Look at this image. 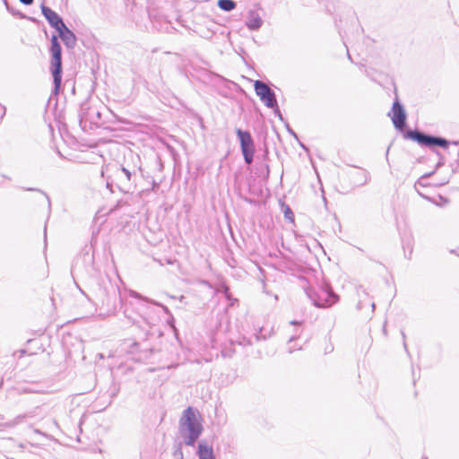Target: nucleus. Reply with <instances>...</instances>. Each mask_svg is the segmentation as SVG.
Instances as JSON below:
<instances>
[{"mask_svg": "<svg viewBox=\"0 0 459 459\" xmlns=\"http://www.w3.org/2000/svg\"><path fill=\"white\" fill-rule=\"evenodd\" d=\"M306 292L308 298L313 301V304L317 307H330L338 300V296L328 290H322L324 298L321 296L315 298L310 290H307Z\"/></svg>", "mask_w": 459, "mask_h": 459, "instance_id": "nucleus-9", "label": "nucleus"}, {"mask_svg": "<svg viewBox=\"0 0 459 459\" xmlns=\"http://www.w3.org/2000/svg\"><path fill=\"white\" fill-rule=\"evenodd\" d=\"M391 117L394 127L403 130L406 126V112L403 106L396 98L393 103L392 109L388 114Z\"/></svg>", "mask_w": 459, "mask_h": 459, "instance_id": "nucleus-7", "label": "nucleus"}, {"mask_svg": "<svg viewBox=\"0 0 459 459\" xmlns=\"http://www.w3.org/2000/svg\"><path fill=\"white\" fill-rule=\"evenodd\" d=\"M57 32L64 44L66 46V48H73L75 46L76 37L74 33L66 26H65V28L60 29Z\"/></svg>", "mask_w": 459, "mask_h": 459, "instance_id": "nucleus-12", "label": "nucleus"}, {"mask_svg": "<svg viewBox=\"0 0 459 459\" xmlns=\"http://www.w3.org/2000/svg\"><path fill=\"white\" fill-rule=\"evenodd\" d=\"M111 186V184L108 181L107 182V187L109 188Z\"/></svg>", "mask_w": 459, "mask_h": 459, "instance_id": "nucleus-33", "label": "nucleus"}, {"mask_svg": "<svg viewBox=\"0 0 459 459\" xmlns=\"http://www.w3.org/2000/svg\"><path fill=\"white\" fill-rule=\"evenodd\" d=\"M130 296L137 299H142V296L138 292L134 290L130 292Z\"/></svg>", "mask_w": 459, "mask_h": 459, "instance_id": "nucleus-25", "label": "nucleus"}, {"mask_svg": "<svg viewBox=\"0 0 459 459\" xmlns=\"http://www.w3.org/2000/svg\"><path fill=\"white\" fill-rule=\"evenodd\" d=\"M218 6L225 12H230L235 9L236 3L233 0H219Z\"/></svg>", "mask_w": 459, "mask_h": 459, "instance_id": "nucleus-15", "label": "nucleus"}, {"mask_svg": "<svg viewBox=\"0 0 459 459\" xmlns=\"http://www.w3.org/2000/svg\"><path fill=\"white\" fill-rule=\"evenodd\" d=\"M290 324L292 325H300L302 323L300 321L292 320Z\"/></svg>", "mask_w": 459, "mask_h": 459, "instance_id": "nucleus-30", "label": "nucleus"}, {"mask_svg": "<svg viewBox=\"0 0 459 459\" xmlns=\"http://www.w3.org/2000/svg\"><path fill=\"white\" fill-rule=\"evenodd\" d=\"M79 119L81 127L86 130L88 124L90 126H100L102 122V114L98 107L85 101L80 107Z\"/></svg>", "mask_w": 459, "mask_h": 459, "instance_id": "nucleus-3", "label": "nucleus"}, {"mask_svg": "<svg viewBox=\"0 0 459 459\" xmlns=\"http://www.w3.org/2000/svg\"><path fill=\"white\" fill-rule=\"evenodd\" d=\"M441 165H442V162H441V161H439V162L437 163V167H439V166H441Z\"/></svg>", "mask_w": 459, "mask_h": 459, "instance_id": "nucleus-34", "label": "nucleus"}, {"mask_svg": "<svg viewBox=\"0 0 459 459\" xmlns=\"http://www.w3.org/2000/svg\"><path fill=\"white\" fill-rule=\"evenodd\" d=\"M174 455L178 459H184L183 452L180 448L177 449L174 453Z\"/></svg>", "mask_w": 459, "mask_h": 459, "instance_id": "nucleus-23", "label": "nucleus"}, {"mask_svg": "<svg viewBox=\"0 0 459 459\" xmlns=\"http://www.w3.org/2000/svg\"><path fill=\"white\" fill-rule=\"evenodd\" d=\"M458 163H459V152H458Z\"/></svg>", "mask_w": 459, "mask_h": 459, "instance_id": "nucleus-37", "label": "nucleus"}, {"mask_svg": "<svg viewBox=\"0 0 459 459\" xmlns=\"http://www.w3.org/2000/svg\"><path fill=\"white\" fill-rule=\"evenodd\" d=\"M404 137L415 141L421 146L426 147L439 146L442 148H447L449 145V142L446 139L428 134L419 130H408L404 134Z\"/></svg>", "mask_w": 459, "mask_h": 459, "instance_id": "nucleus-4", "label": "nucleus"}, {"mask_svg": "<svg viewBox=\"0 0 459 459\" xmlns=\"http://www.w3.org/2000/svg\"><path fill=\"white\" fill-rule=\"evenodd\" d=\"M50 51L52 55L51 57H61V47L56 36H53L51 39Z\"/></svg>", "mask_w": 459, "mask_h": 459, "instance_id": "nucleus-14", "label": "nucleus"}, {"mask_svg": "<svg viewBox=\"0 0 459 459\" xmlns=\"http://www.w3.org/2000/svg\"><path fill=\"white\" fill-rule=\"evenodd\" d=\"M347 56H348V57H351L349 50H347Z\"/></svg>", "mask_w": 459, "mask_h": 459, "instance_id": "nucleus-36", "label": "nucleus"}, {"mask_svg": "<svg viewBox=\"0 0 459 459\" xmlns=\"http://www.w3.org/2000/svg\"><path fill=\"white\" fill-rule=\"evenodd\" d=\"M21 3L26 5H30L33 3V0H20Z\"/></svg>", "mask_w": 459, "mask_h": 459, "instance_id": "nucleus-27", "label": "nucleus"}, {"mask_svg": "<svg viewBox=\"0 0 459 459\" xmlns=\"http://www.w3.org/2000/svg\"><path fill=\"white\" fill-rule=\"evenodd\" d=\"M287 131L295 138H298L297 134L290 128V126L287 124L286 125Z\"/></svg>", "mask_w": 459, "mask_h": 459, "instance_id": "nucleus-24", "label": "nucleus"}, {"mask_svg": "<svg viewBox=\"0 0 459 459\" xmlns=\"http://www.w3.org/2000/svg\"><path fill=\"white\" fill-rule=\"evenodd\" d=\"M264 170H265V178H268L269 172H270L269 166L267 164H264Z\"/></svg>", "mask_w": 459, "mask_h": 459, "instance_id": "nucleus-28", "label": "nucleus"}, {"mask_svg": "<svg viewBox=\"0 0 459 459\" xmlns=\"http://www.w3.org/2000/svg\"><path fill=\"white\" fill-rule=\"evenodd\" d=\"M264 23L260 14L255 10H249L246 21V26L250 30H258Z\"/></svg>", "mask_w": 459, "mask_h": 459, "instance_id": "nucleus-11", "label": "nucleus"}, {"mask_svg": "<svg viewBox=\"0 0 459 459\" xmlns=\"http://www.w3.org/2000/svg\"><path fill=\"white\" fill-rule=\"evenodd\" d=\"M197 455L199 459H215L212 447L208 446L204 440L198 444Z\"/></svg>", "mask_w": 459, "mask_h": 459, "instance_id": "nucleus-13", "label": "nucleus"}, {"mask_svg": "<svg viewBox=\"0 0 459 459\" xmlns=\"http://www.w3.org/2000/svg\"><path fill=\"white\" fill-rule=\"evenodd\" d=\"M33 431H34L36 434L42 435V436H46L42 431H40V430H39V429H35Z\"/></svg>", "mask_w": 459, "mask_h": 459, "instance_id": "nucleus-31", "label": "nucleus"}, {"mask_svg": "<svg viewBox=\"0 0 459 459\" xmlns=\"http://www.w3.org/2000/svg\"><path fill=\"white\" fill-rule=\"evenodd\" d=\"M41 12L44 17L47 19L51 27H53L56 31L60 29L65 28L66 26L63 21V19L51 8L42 4Z\"/></svg>", "mask_w": 459, "mask_h": 459, "instance_id": "nucleus-10", "label": "nucleus"}, {"mask_svg": "<svg viewBox=\"0 0 459 459\" xmlns=\"http://www.w3.org/2000/svg\"><path fill=\"white\" fill-rule=\"evenodd\" d=\"M423 459H427V457L423 458Z\"/></svg>", "mask_w": 459, "mask_h": 459, "instance_id": "nucleus-39", "label": "nucleus"}, {"mask_svg": "<svg viewBox=\"0 0 459 459\" xmlns=\"http://www.w3.org/2000/svg\"><path fill=\"white\" fill-rule=\"evenodd\" d=\"M100 293L98 294V298L101 301L102 305L108 304L109 302V294L106 289H102L100 286L99 287Z\"/></svg>", "mask_w": 459, "mask_h": 459, "instance_id": "nucleus-17", "label": "nucleus"}, {"mask_svg": "<svg viewBox=\"0 0 459 459\" xmlns=\"http://www.w3.org/2000/svg\"><path fill=\"white\" fill-rule=\"evenodd\" d=\"M119 385L112 381L111 384H110V386L108 390V396H109V401L108 403V405H110L113 399L117 395V394L119 393Z\"/></svg>", "mask_w": 459, "mask_h": 459, "instance_id": "nucleus-16", "label": "nucleus"}, {"mask_svg": "<svg viewBox=\"0 0 459 459\" xmlns=\"http://www.w3.org/2000/svg\"><path fill=\"white\" fill-rule=\"evenodd\" d=\"M1 108H2V114H1L0 118L2 119L4 117V115H5L6 108H5L4 106H1Z\"/></svg>", "mask_w": 459, "mask_h": 459, "instance_id": "nucleus-29", "label": "nucleus"}, {"mask_svg": "<svg viewBox=\"0 0 459 459\" xmlns=\"http://www.w3.org/2000/svg\"><path fill=\"white\" fill-rule=\"evenodd\" d=\"M0 419H2V416L0 415Z\"/></svg>", "mask_w": 459, "mask_h": 459, "instance_id": "nucleus-38", "label": "nucleus"}, {"mask_svg": "<svg viewBox=\"0 0 459 459\" xmlns=\"http://www.w3.org/2000/svg\"><path fill=\"white\" fill-rule=\"evenodd\" d=\"M49 72L53 78L54 88L52 93L57 95L61 89L62 75H63V63L62 59H51L49 65Z\"/></svg>", "mask_w": 459, "mask_h": 459, "instance_id": "nucleus-8", "label": "nucleus"}, {"mask_svg": "<svg viewBox=\"0 0 459 459\" xmlns=\"http://www.w3.org/2000/svg\"><path fill=\"white\" fill-rule=\"evenodd\" d=\"M237 136L240 142V148L247 164L250 165L254 160L255 143L248 131H244L240 128L236 130Z\"/></svg>", "mask_w": 459, "mask_h": 459, "instance_id": "nucleus-5", "label": "nucleus"}, {"mask_svg": "<svg viewBox=\"0 0 459 459\" xmlns=\"http://www.w3.org/2000/svg\"><path fill=\"white\" fill-rule=\"evenodd\" d=\"M299 337V333H296L295 334H293L290 339H289V342H291L293 341H295L296 339H298Z\"/></svg>", "mask_w": 459, "mask_h": 459, "instance_id": "nucleus-26", "label": "nucleus"}, {"mask_svg": "<svg viewBox=\"0 0 459 459\" xmlns=\"http://www.w3.org/2000/svg\"><path fill=\"white\" fill-rule=\"evenodd\" d=\"M434 172H429V173H426L424 174L420 178L418 179V181L416 182V186L417 185H420V186H424V183L422 182L423 179L430 177Z\"/></svg>", "mask_w": 459, "mask_h": 459, "instance_id": "nucleus-20", "label": "nucleus"}, {"mask_svg": "<svg viewBox=\"0 0 459 459\" xmlns=\"http://www.w3.org/2000/svg\"><path fill=\"white\" fill-rule=\"evenodd\" d=\"M371 307H372V309L374 310V309H375V304H374V303H372V304H371Z\"/></svg>", "mask_w": 459, "mask_h": 459, "instance_id": "nucleus-35", "label": "nucleus"}, {"mask_svg": "<svg viewBox=\"0 0 459 459\" xmlns=\"http://www.w3.org/2000/svg\"><path fill=\"white\" fill-rule=\"evenodd\" d=\"M284 216L286 219L292 220L293 213L289 206L286 207V210L284 212Z\"/></svg>", "mask_w": 459, "mask_h": 459, "instance_id": "nucleus-21", "label": "nucleus"}, {"mask_svg": "<svg viewBox=\"0 0 459 459\" xmlns=\"http://www.w3.org/2000/svg\"><path fill=\"white\" fill-rule=\"evenodd\" d=\"M261 332H262V328L260 329L259 333L255 334V338L256 341H261V340H265L266 339V336L265 335H262Z\"/></svg>", "mask_w": 459, "mask_h": 459, "instance_id": "nucleus-22", "label": "nucleus"}, {"mask_svg": "<svg viewBox=\"0 0 459 459\" xmlns=\"http://www.w3.org/2000/svg\"><path fill=\"white\" fill-rule=\"evenodd\" d=\"M272 109H273V113L276 117H279L280 120L283 121V117L280 111V108L278 107V103H276V107H273V108H271Z\"/></svg>", "mask_w": 459, "mask_h": 459, "instance_id": "nucleus-19", "label": "nucleus"}, {"mask_svg": "<svg viewBox=\"0 0 459 459\" xmlns=\"http://www.w3.org/2000/svg\"><path fill=\"white\" fill-rule=\"evenodd\" d=\"M204 427L202 418L196 409L187 407L179 420V432L188 446H194L202 435Z\"/></svg>", "mask_w": 459, "mask_h": 459, "instance_id": "nucleus-1", "label": "nucleus"}, {"mask_svg": "<svg viewBox=\"0 0 459 459\" xmlns=\"http://www.w3.org/2000/svg\"><path fill=\"white\" fill-rule=\"evenodd\" d=\"M141 168L136 165L120 166L117 168L114 177L118 182V188L124 193H128L134 188V178L136 171Z\"/></svg>", "mask_w": 459, "mask_h": 459, "instance_id": "nucleus-2", "label": "nucleus"}, {"mask_svg": "<svg viewBox=\"0 0 459 459\" xmlns=\"http://www.w3.org/2000/svg\"><path fill=\"white\" fill-rule=\"evenodd\" d=\"M358 307H359V309L362 307V306H361V301H359V303H358Z\"/></svg>", "mask_w": 459, "mask_h": 459, "instance_id": "nucleus-32", "label": "nucleus"}, {"mask_svg": "<svg viewBox=\"0 0 459 459\" xmlns=\"http://www.w3.org/2000/svg\"><path fill=\"white\" fill-rule=\"evenodd\" d=\"M254 89L256 95L267 108L276 107V95L265 82L259 80L255 81L254 83Z\"/></svg>", "mask_w": 459, "mask_h": 459, "instance_id": "nucleus-6", "label": "nucleus"}, {"mask_svg": "<svg viewBox=\"0 0 459 459\" xmlns=\"http://www.w3.org/2000/svg\"><path fill=\"white\" fill-rule=\"evenodd\" d=\"M25 190H28V191H36V192L40 193L42 195H44V196H45V198H46V200H47V202H48V208H50V205H51V204H50V198H49V196H48L45 192H43L42 190H40V189H39V188H26Z\"/></svg>", "mask_w": 459, "mask_h": 459, "instance_id": "nucleus-18", "label": "nucleus"}]
</instances>
